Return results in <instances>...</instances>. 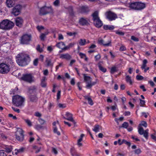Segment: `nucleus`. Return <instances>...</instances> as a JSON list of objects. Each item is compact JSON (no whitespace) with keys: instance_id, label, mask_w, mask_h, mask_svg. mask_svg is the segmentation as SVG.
Wrapping results in <instances>:
<instances>
[{"instance_id":"nucleus-1","label":"nucleus","mask_w":156,"mask_h":156,"mask_svg":"<svg viewBox=\"0 0 156 156\" xmlns=\"http://www.w3.org/2000/svg\"><path fill=\"white\" fill-rule=\"evenodd\" d=\"M16 58L17 63L21 66L27 65V61L29 59V57L28 55L23 53H20L18 54Z\"/></svg>"},{"instance_id":"nucleus-2","label":"nucleus","mask_w":156,"mask_h":156,"mask_svg":"<svg viewBox=\"0 0 156 156\" xmlns=\"http://www.w3.org/2000/svg\"><path fill=\"white\" fill-rule=\"evenodd\" d=\"M91 16L94 25L97 28H100L102 27L103 23L99 16L98 12L97 11L94 12Z\"/></svg>"},{"instance_id":"nucleus-3","label":"nucleus","mask_w":156,"mask_h":156,"mask_svg":"<svg viewBox=\"0 0 156 156\" xmlns=\"http://www.w3.org/2000/svg\"><path fill=\"white\" fill-rule=\"evenodd\" d=\"M14 26V23L12 22L7 19L3 20L0 23V28L7 30L12 29Z\"/></svg>"},{"instance_id":"nucleus-4","label":"nucleus","mask_w":156,"mask_h":156,"mask_svg":"<svg viewBox=\"0 0 156 156\" xmlns=\"http://www.w3.org/2000/svg\"><path fill=\"white\" fill-rule=\"evenodd\" d=\"M24 101V98L18 95H16L12 97V103L16 107L23 106Z\"/></svg>"},{"instance_id":"nucleus-5","label":"nucleus","mask_w":156,"mask_h":156,"mask_svg":"<svg viewBox=\"0 0 156 156\" xmlns=\"http://www.w3.org/2000/svg\"><path fill=\"white\" fill-rule=\"evenodd\" d=\"M146 7L145 4L141 2H133L129 5V7L133 9L140 10L144 9Z\"/></svg>"},{"instance_id":"nucleus-6","label":"nucleus","mask_w":156,"mask_h":156,"mask_svg":"<svg viewBox=\"0 0 156 156\" xmlns=\"http://www.w3.org/2000/svg\"><path fill=\"white\" fill-rule=\"evenodd\" d=\"M12 63L11 66L4 63L0 64V73L4 74L7 73L10 71V69L14 66V63L12 62Z\"/></svg>"},{"instance_id":"nucleus-7","label":"nucleus","mask_w":156,"mask_h":156,"mask_svg":"<svg viewBox=\"0 0 156 156\" xmlns=\"http://www.w3.org/2000/svg\"><path fill=\"white\" fill-rule=\"evenodd\" d=\"M15 136L17 140L20 141H23L24 138L23 130L20 128H17L15 133Z\"/></svg>"},{"instance_id":"nucleus-8","label":"nucleus","mask_w":156,"mask_h":156,"mask_svg":"<svg viewBox=\"0 0 156 156\" xmlns=\"http://www.w3.org/2000/svg\"><path fill=\"white\" fill-rule=\"evenodd\" d=\"M20 80L30 83L34 81V77L30 73L23 74Z\"/></svg>"},{"instance_id":"nucleus-9","label":"nucleus","mask_w":156,"mask_h":156,"mask_svg":"<svg viewBox=\"0 0 156 156\" xmlns=\"http://www.w3.org/2000/svg\"><path fill=\"white\" fill-rule=\"evenodd\" d=\"M52 12L53 9L51 6L48 7L44 6L40 9V14L41 15H44Z\"/></svg>"},{"instance_id":"nucleus-10","label":"nucleus","mask_w":156,"mask_h":156,"mask_svg":"<svg viewBox=\"0 0 156 156\" xmlns=\"http://www.w3.org/2000/svg\"><path fill=\"white\" fill-rule=\"evenodd\" d=\"M105 15L107 18L110 21L115 20L118 17L115 13L111 11L106 12Z\"/></svg>"},{"instance_id":"nucleus-11","label":"nucleus","mask_w":156,"mask_h":156,"mask_svg":"<svg viewBox=\"0 0 156 156\" xmlns=\"http://www.w3.org/2000/svg\"><path fill=\"white\" fill-rule=\"evenodd\" d=\"M31 36L30 35L25 34L23 35L21 38L20 40L21 43L23 44H28L30 41Z\"/></svg>"},{"instance_id":"nucleus-12","label":"nucleus","mask_w":156,"mask_h":156,"mask_svg":"<svg viewBox=\"0 0 156 156\" xmlns=\"http://www.w3.org/2000/svg\"><path fill=\"white\" fill-rule=\"evenodd\" d=\"M22 6L20 5L16 6L12 9V13L15 16H17L19 15L21 12Z\"/></svg>"},{"instance_id":"nucleus-13","label":"nucleus","mask_w":156,"mask_h":156,"mask_svg":"<svg viewBox=\"0 0 156 156\" xmlns=\"http://www.w3.org/2000/svg\"><path fill=\"white\" fill-rule=\"evenodd\" d=\"M148 129L144 130L143 128L142 127L140 126H139L138 132L139 134L141 135H143L147 139L148 136Z\"/></svg>"},{"instance_id":"nucleus-14","label":"nucleus","mask_w":156,"mask_h":156,"mask_svg":"<svg viewBox=\"0 0 156 156\" xmlns=\"http://www.w3.org/2000/svg\"><path fill=\"white\" fill-rule=\"evenodd\" d=\"M98 43L101 45H102L105 46H111V41L109 40L107 42H105L102 39H99L98 41Z\"/></svg>"},{"instance_id":"nucleus-15","label":"nucleus","mask_w":156,"mask_h":156,"mask_svg":"<svg viewBox=\"0 0 156 156\" xmlns=\"http://www.w3.org/2000/svg\"><path fill=\"white\" fill-rule=\"evenodd\" d=\"M79 23L80 25L82 26L88 25L89 24L88 19L83 17L80 18Z\"/></svg>"},{"instance_id":"nucleus-16","label":"nucleus","mask_w":156,"mask_h":156,"mask_svg":"<svg viewBox=\"0 0 156 156\" xmlns=\"http://www.w3.org/2000/svg\"><path fill=\"white\" fill-rule=\"evenodd\" d=\"M60 58L62 59H65L67 60H69L72 58V57L68 53H66L65 54H61L60 55Z\"/></svg>"},{"instance_id":"nucleus-17","label":"nucleus","mask_w":156,"mask_h":156,"mask_svg":"<svg viewBox=\"0 0 156 156\" xmlns=\"http://www.w3.org/2000/svg\"><path fill=\"white\" fill-rule=\"evenodd\" d=\"M66 115L67 117V118H66V120L73 122L74 124H76V122L74 121L73 118L72 114L69 112H67Z\"/></svg>"},{"instance_id":"nucleus-18","label":"nucleus","mask_w":156,"mask_h":156,"mask_svg":"<svg viewBox=\"0 0 156 156\" xmlns=\"http://www.w3.org/2000/svg\"><path fill=\"white\" fill-rule=\"evenodd\" d=\"M15 22L16 25L21 27L23 25V20L21 18L17 17L15 20Z\"/></svg>"},{"instance_id":"nucleus-19","label":"nucleus","mask_w":156,"mask_h":156,"mask_svg":"<svg viewBox=\"0 0 156 156\" xmlns=\"http://www.w3.org/2000/svg\"><path fill=\"white\" fill-rule=\"evenodd\" d=\"M29 99L30 101L32 102H35L37 99L38 98L35 94H30L29 97Z\"/></svg>"},{"instance_id":"nucleus-20","label":"nucleus","mask_w":156,"mask_h":156,"mask_svg":"<svg viewBox=\"0 0 156 156\" xmlns=\"http://www.w3.org/2000/svg\"><path fill=\"white\" fill-rule=\"evenodd\" d=\"M89 10L87 7L82 6L79 9V11L81 13H86L88 12Z\"/></svg>"},{"instance_id":"nucleus-21","label":"nucleus","mask_w":156,"mask_h":156,"mask_svg":"<svg viewBox=\"0 0 156 156\" xmlns=\"http://www.w3.org/2000/svg\"><path fill=\"white\" fill-rule=\"evenodd\" d=\"M15 2L14 0H7L6 4L7 6L9 8H11L14 6Z\"/></svg>"},{"instance_id":"nucleus-22","label":"nucleus","mask_w":156,"mask_h":156,"mask_svg":"<svg viewBox=\"0 0 156 156\" xmlns=\"http://www.w3.org/2000/svg\"><path fill=\"white\" fill-rule=\"evenodd\" d=\"M83 75L84 80L86 83L91 82L92 79L90 76H87L86 74H84Z\"/></svg>"},{"instance_id":"nucleus-23","label":"nucleus","mask_w":156,"mask_h":156,"mask_svg":"<svg viewBox=\"0 0 156 156\" xmlns=\"http://www.w3.org/2000/svg\"><path fill=\"white\" fill-rule=\"evenodd\" d=\"M103 28L105 30H112L114 29V27L113 26L105 25L103 26Z\"/></svg>"},{"instance_id":"nucleus-24","label":"nucleus","mask_w":156,"mask_h":156,"mask_svg":"<svg viewBox=\"0 0 156 156\" xmlns=\"http://www.w3.org/2000/svg\"><path fill=\"white\" fill-rule=\"evenodd\" d=\"M84 98L86 100H87L89 104L91 105H93L94 103L93 101L91 98L89 96H84Z\"/></svg>"},{"instance_id":"nucleus-25","label":"nucleus","mask_w":156,"mask_h":156,"mask_svg":"<svg viewBox=\"0 0 156 156\" xmlns=\"http://www.w3.org/2000/svg\"><path fill=\"white\" fill-rule=\"evenodd\" d=\"M64 46V43L62 42H60L57 43L56 45V46L57 47L61 49L62 50H63V47Z\"/></svg>"},{"instance_id":"nucleus-26","label":"nucleus","mask_w":156,"mask_h":156,"mask_svg":"<svg viewBox=\"0 0 156 156\" xmlns=\"http://www.w3.org/2000/svg\"><path fill=\"white\" fill-rule=\"evenodd\" d=\"M78 43L80 45L84 46L86 44V40L85 39H81L79 41Z\"/></svg>"},{"instance_id":"nucleus-27","label":"nucleus","mask_w":156,"mask_h":156,"mask_svg":"<svg viewBox=\"0 0 156 156\" xmlns=\"http://www.w3.org/2000/svg\"><path fill=\"white\" fill-rule=\"evenodd\" d=\"M84 135L83 134H81L80 136V138L77 141V145L79 147L82 146V144L80 142L83 140V137L84 136Z\"/></svg>"},{"instance_id":"nucleus-28","label":"nucleus","mask_w":156,"mask_h":156,"mask_svg":"<svg viewBox=\"0 0 156 156\" xmlns=\"http://www.w3.org/2000/svg\"><path fill=\"white\" fill-rule=\"evenodd\" d=\"M126 82L129 83L130 85L133 84L132 81L131 79V77L129 75H127L126 77Z\"/></svg>"},{"instance_id":"nucleus-29","label":"nucleus","mask_w":156,"mask_h":156,"mask_svg":"<svg viewBox=\"0 0 156 156\" xmlns=\"http://www.w3.org/2000/svg\"><path fill=\"white\" fill-rule=\"evenodd\" d=\"M98 65L99 69L101 71L104 73H105L106 71V69L105 68L103 67L101 65L100 63H98Z\"/></svg>"},{"instance_id":"nucleus-30","label":"nucleus","mask_w":156,"mask_h":156,"mask_svg":"<svg viewBox=\"0 0 156 156\" xmlns=\"http://www.w3.org/2000/svg\"><path fill=\"white\" fill-rule=\"evenodd\" d=\"M99 126L98 125H95L93 130L95 132H98L99 131Z\"/></svg>"},{"instance_id":"nucleus-31","label":"nucleus","mask_w":156,"mask_h":156,"mask_svg":"<svg viewBox=\"0 0 156 156\" xmlns=\"http://www.w3.org/2000/svg\"><path fill=\"white\" fill-rule=\"evenodd\" d=\"M147 63V60L146 59H144L143 62V64L141 67L142 69L145 68L146 66V64Z\"/></svg>"},{"instance_id":"nucleus-32","label":"nucleus","mask_w":156,"mask_h":156,"mask_svg":"<svg viewBox=\"0 0 156 156\" xmlns=\"http://www.w3.org/2000/svg\"><path fill=\"white\" fill-rule=\"evenodd\" d=\"M117 71V68L115 66H113L111 68L110 73L112 74H113L115 72Z\"/></svg>"},{"instance_id":"nucleus-33","label":"nucleus","mask_w":156,"mask_h":156,"mask_svg":"<svg viewBox=\"0 0 156 156\" xmlns=\"http://www.w3.org/2000/svg\"><path fill=\"white\" fill-rule=\"evenodd\" d=\"M33 148L36 150L35 153H38L40 151L41 149L40 147H38L36 146H34Z\"/></svg>"},{"instance_id":"nucleus-34","label":"nucleus","mask_w":156,"mask_h":156,"mask_svg":"<svg viewBox=\"0 0 156 156\" xmlns=\"http://www.w3.org/2000/svg\"><path fill=\"white\" fill-rule=\"evenodd\" d=\"M47 65L48 66H53V63L51 62V60H47L46 61Z\"/></svg>"},{"instance_id":"nucleus-35","label":"nucleus","mask_w":156,"mask_h":156,"mask_svg":"<svg viewBox=\"0 0 156 156\" xmlns=\"http://www.w3.org/2000/svg\"><path fill=\"white\" fill-rule=\"evenodd\" d=\"M24 150V148L23 147H22L19 149L17 150V151L15 152V154L17 155L19 153H21L23 152Z\"/></svg>"},{"instance_id":"nucleus-36","label":"nucleus","mask_w":156,"mask_h":156,"mask_svg":"<svg viewBox=\"0 0 156 156\" xmlns=\"http://www.w3.org/2000/svg\"><path fill=\"white\" fill-rule=\"evenodd\" d=\"M25 122L27 124L28 126H31L32 125L31 121L28 119H24Z\"/></svg>"},{"instance_id":"nucleus-37","label":"nucleus","mask_w":156,"mask_h":156,"mask_svg":"<svg viewBox=\"0 0 156 156\" xmlns=\"http://www.w3.org/2000/svg\"><path fill=\"white\" fill-rule=\"evenodd\" d=\"M7 155V152H5L3 150H0V156H6Z\"/></svg>"},{"instance_id":"nucleus-38","label":"nucleus","mask_w":156,"mask_h":156,"mask_svg":"<svg viewBox=\"0 0 156 156\" xmlns=\"http://www.w3.org/2000/svg\"><path fill=\"white\" fill-rule=\"evenodd\" d=\"M115 33L121 36H123L125 34L124 32L119 30H117L115 31Z\"/></svg>"},{"instance_id":"nucleus-39","label":"nucleus","mask_w":156,"mask_h":156,"mask_svg":"<svg viewBox=\"0 0 156 156\" xmlns=\"http://www.w3.org/2000/svg\"><path fill=\"white\" fill-rule=\"evenodd\" d=\"M42 127L43 126L39 124L36 125L35 126V128L37 130H39L41 129H42Z\"/></svg>"},{"instance_id":"nucleus-40","label":"nucleus","mask_w":156,"mask_h":156,"mask_svg":"<svg viewBox=\"0 0 156 156\" xmlns=\"http://www.w3.org/2000/svg\"><path fill=\"white\" fill-rule=\"evenodd\" d=\"M54 132L55 133H56L59 136L60 135V132L58 131L57 128L56 127H54Z\"/></svg>"},{"instance_id":"nucleus-41","label":"nucleus","mask_w":156,"mask_h":156,"mask_svg":"<svg viewBox=\"0 0 156 156\" xmlns=\"http://www.w3.org/2000/svg\"><path fill=\"white\" fill-rule=\"evenodd\" d=\"M128 126V123L126 122H125L122 124V127L124 128H127Z\"/></svg>"},{"instance_id":"nucleus-42","label":"nucleus","mask_w":156,"mask_h":156,"mask_svg":"<svg viewBox=\"0 0 156 156\" xmlns=\"http://www.w3.org/2000/svg\"><path fill=\"white\" fill-rule=\"evenodd\" d=\"M38 63V59L37 58L35 59L33 61V65L35 66H37Z\"/></svg>"},{"instance_id":"nucleus-43","label":"nucleus","mask_w":156,"mask_h":156,"mask_svg":"<svg viewBox=\"0 0 156 156\" xmlns=\"http://www.w3.org/2000/svg\"><path fill=\"white\" fill-rule=\"evenodd\" d=\"M59 0H56L53 2V5L55 6H57L59 5Z\"/></svg>"},{"instance_id":"nucleus-44","label":"nucleus","mask_w":156,"mask_h":156,"mask_svg":"<svg viewBox=\"0 0 156 156\" xmlns=\"http://www.w3.org/2000/svg\"><path fill=\"white\" fill-rule=\"evenodd\" d=\"M131 39L133 41L136 42H137L139 41V39L138 38L136 37L133 36H132L131 37Z\"/></svg>"},{"instance_id":"nucleus-45","label":"nucleus","mask_w":156,"mask_h":156,"mask_svg":"<svg viewBox=\"0 0 156 156\" xmlns=\"http://www.w3.org/2000/svg\"><path fill=\"white\" fill-rule=\"evenodd\" d=\"M58 106L59 108H64L66 107V105L65 104H62L61 103L58 104Z\"/></svg>"},{"instance_id":"nucleus-46","label":"nucleus","mask_w":156,"mask_h":156,"mask_svg":"<svg viewBox=\"0 0 156 156\" xmlns=\"http://www.w3.org/2000/svg\"><path fill=\"white\" fill-rule=\"evenodd\" d=\"M136 78L138 80H140L143 79L144 77L141 75H137L136 76Z\"/></svg>"},{"instance_id":"nucleus-47","label":"nucleus","mask_w":156,"mask_h":156,"mask_svg":"<svg viewBox=\"0 0 156 156\" xmlns=\"http://www.w3.org/2000/svg\"><path fill=\"white\" fill-rule=\"evenodd\" d=\"M36 49L37 51L41 52L43 51L42 49L40 48V45L38 44L36 48Z\"/></svg>"},{"instance_id":"nucleus-48","label":"nucleus","mask_w":156,"mask_h":156,"mask_svg":"<svg viewBox=\"0 0 156 156\" xmlns=\"http://www.w3.org/2000/svg\"><path fill=\"white\" fill-rule=\"evenodd\" d=\"M140 125H142L145 127H146L147 126V122H146L143 121L142 122L141 124H139V126H140Z\"/></svg>"},{"instance_id":"nucleus-49","label":"nucleus","mask_w":156,"mask_h":156,"mask_svg":"<svg viewBox=\"0 0 156 156\" xmlns=\"http://www.w3.org/2000/svg\"><path fill=\"white\" fill-rule=\"evenodd\" d=\"M12 108L14 111L17 112V113H19L20 112L19 109L13 107H12Z\"/></svg>"},{"instance_id":"nucleus-50","label":"nucleus","mask_w":156,"mask_h":156,"mask_svg":"<svg viewBox=\"0 0 156 156\" xmlns=\"http://www.w3.org/2000/svg\"><path fill=\"white\" fill-rule=\"evenodd\" d=\"M38 120L40 124L41 125L44 124L45 122L44 119L41 118L39 119Z\"/></svg>"},{"instance_id":"nucleus-51","label":"nucleus","mask_w":156,"mask_h":156,"mask_svg":"<svg viewBox=\"0 0 156 156\" xmlns=\"http://www.w3.org/2000/svg\"><path fill=\"white\" fill-rule=\"evenodd\" d=\"M87 83V85H86V87L87 88H91L92 86L91 84V82H88Z\"/></svg>"},{"instance_id":"nucleus-52","label":"nucleus","mask_w":156,"mask_h":156,"mask_svg":"<svg viewBox=\"0 0 156 156\" xmlns=\"http://www.w3.org/2000/svg\"><path fill=\"white\" fill-rule=\"evenodd\" d=\"M0 136L2 137V139L4 140L6 139L7 138V136L3 133H1L0 134Z\"/></svg>"},{"instance_id":"nucleus-53","label":"nucleus","mask_w":156,"mask_h":156,"mask_svg":"<svg viewBox=\"0 0 156 156\" xmlns=\"http://www.w3.org/2000/svg\"><path fill=\"white\" fill-rule=\"evenodd\" d=\"M79 55L80 57L81 58H84L85 57H86V55L85 54L80 52L79 53Z\"/></svg>"},{"instance_id":"nucleus-54","label":"nucleus","mask_w":156,"mask_h":156,"mask_svg":"<svg viewBox=\"0 0 156 156\" xmlns=\"http://www.w3.org/2000/svg\"><path fill=\"white\" fill-rule=\"evenodd\" d=\"M140 106H143V105H144L145 103V101L144 100H141V99H140Z\"/></svg>"},{"instance_id":"nucleus-55","label":"nucleus","mask_w":156,"mask_h":156,"mask_svg":"<svg viewBox=\"0 0 156 156\" xmlns=\"http://www.w3.org/2000/svg\"><path fill=\"white\" fill-rule=\"evenodd\" d=\"M45 37V35L44 34H42L40 37V38L42 40H44Z\"/></svg>"},{"instance_id":"nucleus-56","label":"nucleus","mask_w":156,"mask_h":156,"mask_svg":"<svg viewBox=\"0 0 156 156\" xmlns=\"http://www.w3.org/2000/svg\"><path fill=\"white\" fill-rule=\"evenodd\" d=\"M134 152H135V153L137 154H139L141 152V150L140 149H138L134 151Z\"/></svg>"},{"instance_id":"nucleus-57","label":"nucleus","mask_w":156,"mask_h":156,"mask_svg":"<svg viewBox=\"0 0 156 156\" xmlns=\"http://www.w3.org/2000/svg\"><path fill=\"white\" fill-rule=\"evenodd\" d=\"M124 143L123 141V140H122L120 139H119L118 140V144L119 145H120Z\"/></svg>"},{"instance_id":"nucleus-58","label":"nucleus","mask_w":156,"mask_h":156,"mask_svg":"<svg viewBox=\"0 0 156 156\" xmlns=\"http://www.w3.org/2000/svg\"><path fill=\"white\" fill-rule=\"evenodd\" d=\"M37 29L39 31L44 29V27L42 26H38L37 27Z\"/></svg>"},{"instance_id":"nucleus-59","label":"nucleus","mask_w":156,"mask_h":156,"mask_svg":"<svg viewBox=\"0 0 156 156\" xmlns=\"http://www.w3.org/2000/svg\"><path fill=\"white\" fill-rule=\"evenodd\" d=\"M58 37V39L59 40H63L64 38L63 37L61 34H59Z\"/></svg>"},{"instance_id":"nucleus-60","label":"nucleus","mask_w":156,"mask_h":156,"mask_svg":"<svg viewBox=\"0 0 156 156\" xmlns=\"http://www.w3.org/2000/svg\"><path fill=\"white\" fill-rule=\"evenodd\" d=\"M9 116L10 117H12L13 119H17V118L15 116H13L12 114H9Z\"/></svg>"},{"instance_id":"nucleus-61","label":"nucleus","mask_w":156,"mask_h":156,"mask_svg":"<svg viewBox=\"0 0 156 156\" xmlns=\"http://www.w3.org/2000/svg\"><path fill=\"white\" fill-rule=\"evenodd\" d=\"M67 34L68 35L71 36L73 35H75L76 34V32H74V33H73L72 32H70L67 33Z\"/></svg>"},{"instance_id":"nucleus-62","label":"nucleus","mask_w":156,"mask_h":156,"mask_svg":"<svg viewBox=\"0 0 156 156\" xmlns=\"http://www.w3.org/2000/svg\"><path fill=\"white\" fill-rule=\"evenodd\" d=\"M95 58L96 60H99L101 58V56L99 54L95 56Z\"/></svg>"},{"instance_id":"nucleus-63","label":"nucleus","mask_w":156,"mask_h":156,"mask_svg":"<svg viewBox=\"0 0 156 156\" xmlns=\"http://www.w3.org/2000/svg\"><path fill=\"white\" fill-rule=\"evenodd\" d=\"M126 48L124 46H122L120 48L119 50L121 51H123L126 50Z\"/></svg>"},{"instance_id":"nucleus-64","label":"nucleus","mask_w":156,"mask_h":156,"mask_svg":"<svg viewBox=\"0 0 156 156\" xmlns=\"http://www.w3.org/2000/svg\"><path fill=\"white\" fill-rule=\"evenodd\" d=\"M41 86L43 87H45L46 86V83L45 82H41Z\"/></svg>"}]
</instances>
